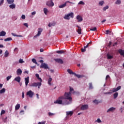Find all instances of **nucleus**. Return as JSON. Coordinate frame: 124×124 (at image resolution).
Segmentation results:
<instances>
[{
	"label": "nucleus",
	"mask_w": 124,
	"mask_h": 124,
	"mask_svg": "<svg viewBox=\"0 0 124 124\" xmlns=\"http://www.w3.org/2000/svg\"><path fill=\"white\" fill-rule=\"evenodd\" d=\"M59 99H63V104L68 105L72 102V97L70 92H65L63 96L59 97Z\"/></svg>",
	"instance_id": "f257e3e1"
},
{
	"label": "nucleus",
	"mask_w": 124,
	"mask_h": 124,
	"mask_svg": "<svg viewBox=\"0 0 124 124\" xmlns=\"http://www.w3.org/2000/svg\"><path fill=\"white\" fill-rule=\"evenodd\" d=\"M37 79L40 82H34L31 84V87H38V89H40V86L42 85V83H41L42 79L40 78H39Z\"/></svg>",
	"instance_id": "f03ea898"
},
{
	"label": "nucleus",
	"mask_w": 124,
	"mask_h": 124,
	"mask_svg": "<svg viewBox=\"0 0 124 124\" xmlns=\"http://www.w3.org/2000/svg\"><path fill=\"white\" fill-rule=\"evenodd\" d=\"M71 18H74V14L73 12H71L69 14H68L67 15H65L64 16V19H65L66 20H69Z\"/></svg>",
	"instance_id": "7ed1b4c3"
},
{
	"label": "nucleus",
	"mask_w": 124,
	"mask_h": 124,
	"mask_svg": "<svg viewBox=\"0 0 124 124\" xmlns=\"http://www.w3.org/2000/svg\"><path fill=\"white\" fill-rule=\"evenodd\" d=\"M63 101H64V100L63 99H60V97H59L58 99L54 102V103L55 104H64V105H65V104H63Z\"/></svg>",
	"instance_id": "20e7f679"
},
{
	"label": "nucleus",
	"mask_w": 124,
	"mask_h": 124,
	"mask_svg": "<svg viewBox=\"0 0 124 124\" xmlns=\"http://www.w3.org/2000/svg\"><path fill=\"white\" fill-rule=\"evenodd\" d=\"M40 68H44V69H49V67L48 66V64L45 63H43L40 66Z\"/></svg>",
	"instance_id": "39448f33"
},
{
	"label": "nucleus",
	"mask_w": 124,
	"mask_h": 124,
	"mask_svg": "<svg viewBox=\"0 0 124 124\" xmlns=\"http://www.w3.org/2000/svg\"><path fill=\"white\" fill-rule=\"evenodd\" d=\"M88 109H89V106L88 105H83L80 108V110H82V111L88 110Z\"/></svg>",
	"instance_id": "423d86ee"
},
{
	"label": "nucleus",
	"mask_w": 124,
	"mask_h": 124,
	"mask_svg": "<svg viewBox=\"0 0 124 124\" xmlns=\"http://www.w3.org/2000/svg\"><path fill=\"white\" fill-rule=\"evenodd\" d=\"M33 94H34V93H33L31 90H30L29 91L27 92V95H28L29 97H32L33 96Z\"/></svg>",
	"instance_id": "0eeeda50"
},
{
	"label": "nucleus",
	"mask_w": 124,
	"mask_h": 124,
	"mask_svg": "<svg viewBox=\"0 0 124 124\" xmlns=\"http://www.w3.org/2000/svg\"><path fill=\"white\" fill-rule=\"evenodd\" d=\"M41 32H42V29L39 28L38 30V33L34 36V38H36L37 36H39V35L41 34Z\"/></svg>",
	"instance_id": "6e6552de"
},
{
	"label": "nucleus",
	"mask_w": 124,
	"mask_h": 124,
	"mask_svg": "<svg viewBox=\"0 0 124 124\" xmlns=\"http://www.w3.org/2000/svg\"><path fill=\"white\" fill-rule=\"evenodd\" d=\"M76 27L78 28V29L77 30V31L78 34H82V28L78 25H77Z\"/></svg>",
	"instance_id": "1a4fd4ad"
},
{
	"label": "nucleus",
	"mask_w": 124,
	"mask_h": 124,
	"mask_svg": "<svg viewBox=\"0 0 124 124\" xmlns=\"http://www.w3.org/2000/svg\"><path fill=\"white\" fill-rule=\"evenodd\" d=\"M46 4L48 6H54V2L52 0L47 1Z\"/></svg>",
	"instance_id": "9d476101"
},
{
	"label": "nucleus",
	"mask_w": 124,
	"mask_h": 124,
	"mask_svg": "<svg viewBox=\"0 0 124 124\" xmlns=\"http://www.w3.org/2000/svg\"><path fill=\"white\" fill-rule=\"evenodd\" d=\"M54 61H55L56 62H58V63H61V64L63 63V61L61 59H55Z\"/></svg>",
	"instance_id": "9b49d317"
},
{
	"label": "nucleus",
	"mask_w": 124,
	"mask_h": 124,
	"mask_svg": "<svg viewBox=\"0 0 124 124\" xmlns=\"http://www.w3.org/2000/svg\"><path fill=\"white\" fill-rule=\"evenodd\" d=\"M76 18L78 22H82V21H83V17H82L80 15H78Z\"/></svg>",
	"instance_id": "f8f14e48"
},
{
	"label": "nucleus",
	"mask_w": 124,
	"mask_h": 124,
	"mask_svg": "<svg viewBox=\"0 0 124 124\" xmlns=\"http://www.w3.org/2000/svg\"><path fill=\"white\" fill-rule=\"evenodd\" d=\"M25 85L26 86H28V84H29V81H30V77H27V78H25Z\"/></svg>",
	"instance_id": "ddd939ff"
},
{
	"label": "nucleus",
	"mask_w": 124,
	"mask_h": 124,
	"mask_svg": "<svg viewBox=\"0 0 124 124\" xmlns=\"http://www.w3.org/2000/svg\"><path fill=\"white\" fill-rule=\"evenodd\" d=\"M116 110V108L114 107H111L108 109L107 113H109V112H113V111H115Z\"/></svg>",
	"instance_id": "4468645a"
},
{
	"label": "nucleus",
	"mask_w": 124,
	"mask_h": 124,
	"mask_svg": "<svg viewBox=\"0 0 124 124\" xmlns=\"http://www.w3.org/2000/svg\"><path fill=\"white\" fill-rule=\"evenodd\" d=\"M118 52L119 54H120L121 56H123L124 57V50L123 49H119Z\"/></svg>",
	"instance_id": "2eb2a0df"
},
{
	"label": "nucleus",
	"mask_w": 124,
	"mask_h": 124,
	"mask_svg": "<svg viewBox=\"0 0 124 124\" xmlns=\"http://www.w3.org/2000/svg\"><path fill=\"white\" fill-rule=\"evenodd\" d=\"M15 81H16V82H18V83H20V81H21V77H16L15 78Z\"/></svg>",
	"instance_id": "dca6fc26"
},
{
	"label": "nucleus",
	"mask_w": 124,
	"mask_h": 124,
	"mask_svg": "<svg viewBox=\"0 0 124 124\" xmlns=\"http://www.w3.org/2000/svg\"><path fill=\"white\" fill-rule=\"evenodd\" d=\"M16 74L18 76L22 74V70L21 69H18L16 71Z\"/></svg>",
	"instance_id": "f3484780"
},
{
	"label": "nucleus",
	"mask_w": 124,
	"mask_h": 124,
	"mask_svg": "<svg viewBox=\"0 0 124 124\" xmlns=\"http://www.w3.org/2000/svg\"><path fill=\"white\" fill-rule=\"evenodd\" d=\"M66 114L67 116H72L73 115V111H66Z\"/></svg>",
	"instance_id": "a211bd4d"
},
{
	"label": "nucleus",
	"mask_w": 124,
	"mask_h": 124,
	"mask_svg": "<svg viewBox=\"0 0 124 124\" xmlns=\"http://www.w3.org/2000/svg\"><path fill=\"white\" fill-rule=\"evenodd\" d=\"M9 7L11 9H14V8H15L16 7V5H15V4L13 3L11 5H9Z\"/></svg>",
	"instance_id": "6ab92c4d"
},
{
	"label": "nucleus",
	"mask_w": 124,
	"mask_h": 124,
	"mask_svg": "<svg viewBox=\"0 0 124 124\" xmlns=\"http://www.w3.org/2000/svg\"><path fill=\"white\" fill-rule=\"evenodd\" d=\"M93 103H94L95 104L97 105V104H98V103H101V102H102V101H99L98 100L95 99V100H94L93 101Z\"/></svg>",
	"instance_id": "aec40b11"
},
{
	"label": "nucleus",
	"mask_w": 124,
	"mask_h": 124,
	"mask_svg": "<svg viewBox=\"0 0 124 124\" xmlns=\"http://www.w3.org/2000/svg\"><path fill=\"white\" fill-rule=\"evenodd\" d=\"M5 34H6V32L4 31L0 32V36H5Z\"/></svg>",
	"instance_id": "412c9836"
},
{
	"label": "nucleus",
	"mask_w": 124,
	"mask_h": 124,
	"mask_svg": "<svg viewBox=\"0 0 124 124\" xmlns=\"http://www.w3.org/2000/svg\"><path fill=\"white\" fill-rule=\"evenodd\" d=\"M107 57L108 60H111V59L113 58V55H111V54L109 53L107 54Z\"/></svg>",
	"instance_id": "4be33fe9"
},
{
	"label": "nucleus",
	"mask_w": 124,
	"mask_h": 124,
	"mask_svg": "<svg viewBox=\"0 0 124 124\" xmlns=\"http://www.w3.org/2000/svg\"><path fill=\"white\" fill-rule=\"evenodd\" d=\"M66 6V2H65L64 4L60 5L59 7V8H63V7H65Z\"/></svg>",
	"instance_id": "5701e85b"
},
{
	"label": "nucleus",
	"mask_w": 124,
	"mask_h": 124,
	"mask_svg": "<svg viewBox=\"0 0 124 124\" xmlns=\"http://www.w3.org/2000/svg\"><path fill=\"white\" fill-rule=\"evenodd\" d=\"M52 78H48V84L49 85V86H51V85H52V83H51V82H52Z\"/></svg>",
	"instance_id": "b1692460"
},
{
	"label": "nucleus",
	"mask_w": 124,
	"mask_h": 124,
	"mask_svg": "<svg viewBox=\"0 0 124 124\" xmlns=\"http://www.w3.org/2000/svg\"><path fill=\"white\" fill-rule=\"evenodd\" d=\"M19 109H20V104H17L15 107V110H19Z\"/></svg>",
	"instance_id": "393cba45"
},
{
	"label": "nucleus",
	"mask_w": 124,
	"mask_h": 124,
	"mask_svg": "<svg viewBox=\"0 0 124 124\" xmlns=\"http://www.w3.org/2000/svg\"><path fill=\"white\" fill-rule=\"evenodd\" d=\"M67 72H68L69 73V74H73L74 75V74H75V73L73 72L72 71V70H71V69H68L67 70Z\"/></svg>",
	"instance_id": "a878e982"
},
{
	"label": "nucleus",
	"mask_w": 124,
	"mask_h": 124,
	"mask_svg": "<svg viewBox=\"0 0 124 124\" xmlns=\"http://www.w3.org/2000/svg\"><path fill=\"white\" fill-rule=\"evenodd\" d=\"M9 55V52H8V50H6L4 53V57H5V58H7Z\"/></svg>",
	"instance_id": "bb28decb"
},
{
	"label": "nucleus",
	"mask_w": 124,
	"mask_h": 124,
	"mask_svg": "<svg viewBox=\"0 0 124 124\" xmlns=\"http://www.w3.org/2000/svg\"><path fill=\"white\" fill-rule=\"evenodd\" d=\"M8 4H11L14 2V0H7Z\"/></svg>",
	"instance_id": "cd10ccee"
},
{
	"label": "nucleus",
	"mask_w": 124,
	"mask_h": 124,
	"mask_svg": "<svg viewBox=\"0 0 124 124\" xmlns=\"http://www.w3.org/2000/svg\"><path fill=\"white\" fill-rule=\"evenodd\" d=\"M55 25H56V23L53 22L52 23H49L48 26L49 28H51V27H54Z\"/></svg>",
	"instance_id": "c85d7f7f"
},
{
	"label": "nucleus",
	"mask_w": 124,
	"mask_h": 124,
	"mask_svg": "<svg viewBox=\"0 0 124 124\" xmlns=\"http://www.w3.org/2000/svg\"><path fill=\"white\" fill-rule=\"evenodd\" d=\"M119 93L117 92H116L114 94H113V97L114 99H116L117 97H118Z\"/></svg>",
	"instance_id": "c756f323"
},
{
	"label": "nucleus",
	"mask_w": 124,
	"mask_h": 124,
	"mask_svg": "<svg viewBox=\"0 0 124 124\" xmlns=\"http://www.w3.org/2000/svg\"><path fill=\"white\" fill-rule=\"evenodd\" d=\"M56 53H57V54H64V51L63 50H59L57 51Z\"/></svg>",
	"instance_id": "7c9ffc66"
},
{
	"label": "nucleus",
	"mask_w": 124,
	"mask_h": 124,
	"mask_svg": "<svg viewBox=\"0 0 124 124\" xmlns=\"http://www.w3.org/2000/svg\"><path fill=\"white\" fill-rule=\"evenodd\" d=\"M12 40V38L8 37L4 39V41H10Z\"/></svg>",
	"instance_id": "2f4dec72"
},
{
	"label": "nucleus",
	"mask_w": 124,
	"mask_h": 124,
	"mask_svg": "<svg viewBox=\"0 0 124 124\" xmlns=\"http://www.w3.org/2000/svg\"><path fill=\"white\" fill-rule=\"evenodd\" d=\"M44 12L46 15H47V13L48 12V9L47 8H44Z\"/></svg>",
	"instance_id": "473e14b6"
},
{
	"label": "nucleus",
	"mask_w": 124,
	"mask_h": 124,
	"mask_svg": "<svg viewBox=\"0 0 124 124\" xmlns=\"http://www.w3.org/2000/svg\"><path fill=\"white\" fill-rule=\"evenodd\" d=\"M122 3V1L121 0H117L115 2V4H121Z\"/></svg>",
	"instance_id": "72a5a7b5"
},
{
	"label": "nucleus",
	"mask_w": 124,
	"mask_h": 124,
	"mask_svg": "<svg viewBox=\"0 0 124 124\" xmlns=\"http://www.w3.org/2000/svg\"><path fill=\"white\" fill-rule=\"evenodd\" d=\"M5 93V89L3 88L1 90H0V93Z\"/></svg>",
	"instance_id": "f704fd0d"
},
{
	"label": "nucleus",
	"mask_w": 124,
	"mask_h": 124,
	"mask_svg": "<svg viewBox=\"0 0 124 124\" xmlns=\"http://www.w3.org/2000/svg\"><path fill=\"white\" fill-rule=\"evenodd\" d=\"M103 4H104V1H103V0L100 1L99 2V5H100L101 6H102V5H103Z\"/></svg>",
	"instance_id": "c9c22d12"
},
{
	"label": "nucleus",
	"mask_w": 124,
	"mask_h": 124,
	"mask_svg": "<svg viewBox=\"0 0 124 124\" xmlns=\"http://www.w3.org/2000/svg\"><path fill=\"white\" fill-rule=\"evenodd\" d=\"M108 8H109V6L107 5L103 8V10L104 11H106V10L108 9Z\"/></svg>",
	"instance_id": "e433bc0d"
},
{
	"label": "nucleus",
	"mask_w": 124,
	"mask_h": 124,
	"mask_svg": "<svg viewBox=\"0 0 124 124\" xmlns=\"http://www.w3.org/2000/svg\"><path fill=\"white\" fill-rule=\"evenodd\" d=\"M97 28L96 27H94L93 28H92L90 29V31H96Z\"/></svg>",
	"instance_id": "4c0bfd02"
},
{
	"label": "nucleus",
	"mask_w": 124,
	"mask_h": 124,
	"mask_svg": "<svg viewBox=\"0 0 124 124\" xmlns=\"http://www.w3.org/2000/svg\"><path fill=\"white\" fill-rule=\"evenodd\" d=\"M90 44H92V42H90L86 46H84V49H85L86 50V48H88V47L89 45H90Z\"/></svg>",
	"instance_id": "58836bf2"
},
{
	"label": "nucleus",
	"mask_w": 124,
	"mask_h": 124,
	"mask_svg": "<svg viewBox=\"0 0 124 124\" xmlns=\"http://www.w3.org/2000/svg\"><path fill=\"white\" fill-rule=\"evenodd\" d=\"M89 89L90 90L93 89V83H89Z\"/></svg>",
	"instance_id": "ea45409f"
},
{
	"label": "nucleus",
	"mask_w": 124,
	"mask_h": 124,
	"mask_svg": "<svg viewBox=\"0 0 124 124\" xmlns=\"http://www.w3.org/2000/svg\"><path fill=\"white\" fill-rule=\"evenodd\" d=\"M32 62L34 63H35V64H37V62H36V60H35V59H32Z\"/></svg>",
	"instance_id": "a19ab883"
},
{
	"label": "nucleus",
	"mask_w": 124,
	"mask_h": 124,
	"mask_svg": "<svg viewBox=\"0 0 124 124\" xmlns=\"http://www.w3.org/2000/svg\"><path fill=\"white\" fill-rule=\"evenodd\" d=\"M95 122H97V123H98V124H100V123H102L101 120L100 118H98L97 120L95 121Z\"/></svg>",
	"instance_id": "79ce46f5"
},
{
	"label": "nucleus",
	"mask_w": 124,
	"mask_h": 124,
	"mask_svg": "<svg viewBox=\"0 0 124 124\" xmlns=\"http://www.w3.org/2000/svg\"><path fill=\"white\" fill-rule=\"evenodd\" d=\"M48 114L49 117H52V116H54L55 115V113H51L50 112H48Z\"/></svg>",
	"instance_id": "37998d69"
},
{
	"label": "nucleus",
	"mask_w": 124,
	"mask_h": 124,
	"mask_svg": "<svg viewBox=\"0 0 124 124\" xmlns=\"http://www.w3.org/2000/svg\"><path fill=\"white\" fill-rule=\"evenodd\" d=\"M19 63H24V62H24V61L23 60V59H20L19 60Z\"/></svg>",
	"instance_id": "c03bdc74"
},
{
	"label": "nucleus",
	"mask_w": 124,
	"mask_h": 124,
	"mask_svg": "<svg viewBox=\"0 0 124 124\" xmlns=\"http://www.w3.org/2000/svg\"><path fill=\"white\" fill-rule=\"evenodd\" d=\"M112 93H115L116 92H118L117 90V88H113L112 90H111Z\"/></svg>",
	"instance_id": "a18cd8bd"
},
{
	"label": "nucleus",
	"mask_w": 124,
	"mask_h": 124,
	"mask_svg": "<svg viewBox=\"0 0 124 124\" xmlns=\"http://www.w3.org/2000/svg\"><path fill=\"white\" fill-rule=\"evenodd\" d=\"M11 77H12V76H8V77L6 78L7 81H9V80H10V79H11Z\"/></svg>",
	"instance_id": "49530a36"
},
{
	"label": "nucleus",
	"mask_w": 124,
	"mask_h": 124,
	"mask_svg": "<svg viewBox=\"0 0 124 124\" xmlns=\"http://www.w3.org/2000/svg\"><path fill=\"white\" fill-rule=\"evenodd\" d=\"M78 4H81L82 5H84L85 3L83 2V1H80L79 2Z\"/></svg>",
	"instance_id": "de8ad7c7"
},
{
	"label": "nucleus",
	"mask_w": 124,
	"mask_h": 124,
	"mask_svg": "<svg viewBox=\"0 0 124 124\" xmlns=\"http://www.w3.org/2000/svg\"><path fill=\"white\" fill-rule=\"evenodd\" d=\"M3 114H5V110H2L1 111L0 115H3Z\"/></svg>",
	"instance_id": "09e8293b"
},
{
	"label": "nucleus",
	"mask_w": 124,
	"mask_h": 124,
	"mask_svg": "<svg viewBox=\"0 0 124 124\" xmlns=\"http://www.w3.org/2000/svg\"><path fill=\"white\" fill-rule=\"evenodd\" d=\"M111 45H112V42L110 41L108 45V47H111Z\"/></svg>",
	"instance_id": "8fccbe9b"
},
{
	"label": "nucleus",
	"mask_w": 124,
	"mask_h": 124,
	"mask_svg": "<svg viewBox=\"0 0 124 124\" xmlns=\"http://www.w3.org/2000/svg\"><path fill=\"white\" fill-rule=\"evenodd\" d=\"M21 18L23 20H25V19H26V16H25V15H22L21 16Z\"/></svg>",
	"instance_id": "3c124183"
},
{
	"label": "nucleus",
	"mask_w": 124,
	"mask_h": 124,
	"mask_svg": "<svg viewBox=\"0 0 124 124\" xmlns=\"http://www.w3.org/2000/svg\"><path fill=\"white\" fill-rule=\"evenodd\" d=\"M74 91L73 88H72L71 87H70V92H69V93H72V91Z\"/></svg>",
	"instance_id": "603ef678"
},
{
	"label": "nucleus",
	"mask_w": 124,
	"mask_h": 124,
	"mask_svg": "<svg viewBox=\"0 0 124 124\" xmlns=\"http://www.w3.org/2000/svg\"><path fill=\"white\" fill-rule=\"evenodd\" d=\"M74 75H75V76H76V77H78V78H80V75L76 74V73H75Z\"/></svg>",
	"instance_id": "864d4df0"
},
{
	"label": "nucleus",
	"mask_w": 124,
	"mask_h": 124,
	"mask_svg": "<svg viewBox=\"0 0 124 124\" xmlns=\"http://www.w3.org/2000/svg\"><path fill=\"white\" fill-rule=\"evenodd\" d=\"M46 123V121H44V122H39L38 123V124H45Z\"/></svg>",
	"instance_id": "5fc2aeb1"
},
{
	"label": "nucleus",
	"mask_w": 124,
	"mask_h": 124,
	"mask_svg": "<svg viewBox=\"0 0 124 124\" xmlns=\"http://www.w3.org/2000/svg\"><path fill=\"white\" fill-rule=\"evenodd\" d=\"M81 52H82V53H84V52H86V49H85V48H82L81 49Z\"/></svg>",
	"instance_id": "6e6d98bb"
},
{
	"label": "nucleus",
	"mask_w": 124,
	"mask_h": 124,
	"mask_svg": "<svg viewBox=\"0 0 124 124\" xmlns=\"http://www.w3.org/2000/svg\"><path fill=\"white\" fill-rule=\"evenodd\" d=\"M4 1V0H0V5H1V4H3V1Z\"/></svg>",
	"instance_id": "4d7b16f0"
},
{
	"label": "nucleus",
	"mask_w": 124,
	"mask_h": 124,
	"mask_svg": "<svg viewBox=\"0 0 124 124\" xmlns=\"http://www.w3.org/2000/svg\"><path fill=\"white\" fill-rule=\"evenodd\" d=\"M121 112L123 113V111H124V107H122L120 109Z\"/></svg>",
	"instance_id": "13d9d810"
},
{
	"label": "nucleus",
	"mask_w": 124,
	"mask_h": 124,
	"mask_svg": "<svg viewBox=\"0 0 124 124\" xmlns=\"http://www.w3.org/2000/svg\"><path fill=\"white\" fill-rule=\"evenodd\" d=\"M25 111H24V110H21L20 111V115H24V112Z\"/></svg>",
	"instance_id": "bf43d9fd"
},
{
	"label": "nucleus",
	"mask_w": 124,
	"mask_h": 124,
	"mask_svg": "<svg viewBox=\"0 0 124 124\" xmlns=\"http://www.w3.org/2000/svg\"><path fill=\"white\" fill-rule=\"evenodd\" d=\"M23 25L24 26H25L26 28H29V25L28 24V23H24Z\"/></svg>",
	"instance_id": "052dcab7"
},
{
	"label": "nucleus",
	"mask_w": 124,
	"mask_h": 124,
	"mask_svg": "<svg viewBox=\"0 0 124 124\" xmlns=\"http://www.w3.org/2000/svg\"><path fill=\"white\" fill-rule=\"evenodd\" d=\"M107 79H110V76L109 75H107L106 77V80H107Z\"/></svg>",
	"instance_id": "680f3d73"
},
{
	"label": "nucleus",
	"mask_w": 124,
	"mask_h": 124,
	"mask_svg": "<svg viewBox=\"0 0 124 124\" xmlns=\"http://www.w3.org/2000/svg\"><path fill=\"white\" fill-rule=\"evenodd\" d=\"M22 98H24V97H25V93L24 92L22 93Z\"/></svg>",
	"instance_id": "e2e57ef3"
},
{
	"label": "nucleus",
	"mask_w": 124,
	"mask_h": 124,
	"mask_svg": "<svg viewBox=\"0 0 124 124\" xmlns=\"http://www.w3.org/2000/svg\"><path fill=\"white\" fill-rule=\"evenodd\" d=\"M109 32H110V31L109 30H106V34H108Z\"/></svg>",
	"instance_id": "0e129e2a"
},
{
	"label": "nucleus",
	"mask_w": 124,
	"mask_h": 124,
	"mask_svg": "<svg viewBox=\"0 0 124 124\" xmlns=\"http://www.w3.org/2000/svg\"><path fill=\"white\" fill-rule=\"evenodd\" d=\"M35 76L37 78V79L38 78H39V75L38 74H36Z\"/></svg>",
	"instance_id": "69168bd1"
},
{
	"label": "nucleus",
	"mask_w": 124,
	"mask_h": 124,
	"mask_svg": "<svg viewBox=\"0 0 124 124\" xmlns=\"http://www.w3.org/2000/svg\"><path fill=\"white\" fill-rule=\"evenodd\" d=\"M121 86H118L116 90L117 91H119V90L121 89Z\"/></svg>",
	"instance_id": "338daca9"
},
{
	"label": "nucleus",
	"mask_w": 124,
	"mask_h": 124,
	"mask_svg": "<svg viewBox=\"0 0 124 124\" xmlns=\"http://www.w3.org/2000/svg\"><path fill=\"white\" fill-rule=\"evenodd\" d=\"M14 51L18 52V48H17V47L15 48V49H14Z\"/></svg>",
	"instance_id": "774afa93"
}]
</instances>
